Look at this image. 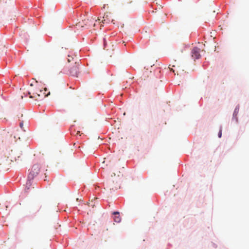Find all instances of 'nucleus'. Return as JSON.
Listing matches in <instances>:
<instances>
[{
	"label": "nucleus",
	"instance_id": "obj_1",
	"mask_svg": "<svg viewBox=\"0 0 249 249\" xmlns=\"http://www.w3.org/2000/svg\"><path fill=\"white\" fill-rule=\"evenodd\" d=\"M21 155V151L19 149H15L11 150L9 152L8 158L12 162L21 160L20 157Z\"/></svg>",
	"mask_w": 249,
	"mask_h": 249
},
{
	"label": "nucleus",
	"instance_id": "obj_2",
	"mask_svg": "<svg viewBox=\"0 0 249 249\" xmlns=\"http://www.w3.org/2000/svg\"><path fill=\"white\" fill-rule=\"evenodd\" d=\"M40 165L38 164H34L30 170L28 178L33 179L40 172Z\"/></svg>",
	"mask_w": 249,
	"mask_h": 249
},
{
	"label": "nucleus",
	"instance_id": "obj_3",
	"mask_svg": "<svg viewBox=\"0 0 249 249\" xmlns=\"http://www.w3.org/2000/svg\"><path fill=\"white\" fill-rule=\"evenodd\" d=\"M28 94L29 95L30 98L33 99L36 101H39L38 88L35 87L34 88H32L28 92Z\"/></svg>",
	"mask_w": 249,
	"mask_h": 249
},
{
	"label": "nucleus",
	"instance_id": "obj_4",
	"mask_svg": "<svg viewBox=\"0 0 249 249\" xmlns=\"http://www.w3.org/2000/svg\"><path fill=\"white\" fill-rule=\"evenodd\" d=\"M94 20V18L90 19V20L89 19H85L81 22H79L77 24H76V26L77 28L84 27V26L88 27L93 23Z\"/></svg>",
	"mask_w": 249,
	"mask_h": 249
},
{
	"label": "nucleus",
	"instance_id": "obj_5",
	"mask_svg": "<svg viewBox=\"0 0 249 249\" xmlns=\"http://www.w3.org/2000/svg\"><path fill=\"white\" fill-rule=\"evenodd\" d=\"M47 91L46 88H45L43 90L40 89L38 88V92L39 94V101L42 100L46 97L48 96L50 94V92H48L47 93H45V91Z\"/></svg>",
	"mask_w": 249,
	"mask_h": 249
},
{
	"label": "nucleus",
	"instance_id": "obj_6",
	"mask_svg": "<svg viewBox=\"0 0 249 249\" xmlns=\"http://www.w3.org/2000/svg\"><path fill=\"white\" fill-rule=\"evenodd\" d=\"M200 49L197 47H194L192 51V56L194 59L200 58Z\"/></svg>",
	"mask_w": 249,
	"mask_h": 249
},
{
	"label": "nucleus",
	"instance_id": "obj_7",
	"mask_svg": "<svg viewBox=\"0 0 249 249\" xmlns=\"http://www.w3.org/2000/svg\"><path fill=\"white\" fill-rule=\"evenodd\" d=\"M70 74L73 76H77L78 72V67L76 64V62H75V65L70 69L69 70Z\"/></svg>",
	"mask_w": 249,
	"mask_h": 249
},
{
	"label": "nucleus",
	"instance_id": "obj_8",
	"mask_svg": "<svg viewBox=\"0 0 249 249\" xmlns=\"http://www.w3.org/2000/svg\"><path fill=\"white\" fill-rule=\"evenodd\" d=\"M112 214L114 215L113 219L115 222L119 223L121 220V218L120 216V213L118 212H114Z\"/></svg>",
	"mask_w": 249,
	"mask_h": 249
},
{
	"label": "nucleus",
	"instance_id": "obj_9",
	"mask_svg": "<svg viewBox=\"0 0 249 249\" xmlns=\"http://www.w3.org/2000/svg\"><path fill=\"white\" fill-rule=\"evenodd\" d=\"M32 179L29 178V179L28 180V181L26 182V186H25V190L26 192H28V191L30 189V187L32 185V182H31Z\"/></svg>",
	"mask_w": 249,
	"mask_h": 249
},
{
	"label": "nucleus",
	"instance_id": "obj_10",
	"mask_svg": "<svg viewBox=\"0 0 249 249\" xmlns=\"http://www.w3.org/2000/svg\"><path fill=\"white\" fill-rule=\"evenodd\" d=\"M237 109L235 108L234 113H233V117H234V116L235 117V120H236V122H237V118L236 117V115H237L236 111H237Z\"/></svg>",
	"mask_w": 249,
	"mask_h": 249
},
{
	"label": "nucleus",
	"instance_id": "obj_11",
	"mask_svg": "<svg viewBox=\"0 0 249 249\" xmlns=\"http://www.w3.org/2000/svg\"><path fill=\"white\" fill-rule=\"evenodd\" d=\"M68 57H70V55H68ZM73 59H74V58H73V57H71V58H69L68 59V61L69 62H70L71 61V60H73Z\"/></svg>",
	"mask_w": 249,
	"mask_h": 249
},
{
	"label": "nucleus",
	"instance_id": "obj_12",
	"mask_svg": "<svg viewBox=\"0 0 249 249\" xmlns=\"http://www.w3.org/2000/svg\"><path fill=\"white\" fill-rule=\"evenodd\" d=\"M19 126L21 129L23 128V123L22 122H20L19 124Z\"/></svg>",
	"mask_w": 249,
	"mask_h": 249
},
{
	"label": "nucleus",
	"instance_id": "obj_13",
	"mask_svg": "<svg viewBox=\"0 0 249 249\" xmlns=\"http://www.w3.org/2000/svg\"><path fill=\"white\" fill-rule=\"evenodd\" d=\"M221 135H222V130L221 129H220L219 132V133H218V137L219 138H221Z\"/></svg>",
	"mask_w": 249,
	"mask_h": 249
},
{
	"label": "nucleus",
	"instance_id": "obj_14",
	"mask_svg": "<svg viewBox=\"0 0 249 249\" xmlns=\"http://www.w3.org/2000/svg\"><path fill=\"white\" fill-rule=\"evenodd\" d=\"M171 71H173V72H174V71L173 70V69H171Z\"/></svg>",
	"mask_w": 249,
	"mask_h": 249
},
{
	"label": "nucleus",
	"instance_id": "obj_15",
	"mask_svg": "<svg viewBox=\"0 0 249 249\" xmlns=\"http://www.w3.org/2000/svg\"><path fill=\"white\" fill-rule=\"evenodd\" d=\"M93 26H95V23H94Z\"/></svg>",
	"mask_w": 249,
	"mask_h": 249
}]
</instances>
